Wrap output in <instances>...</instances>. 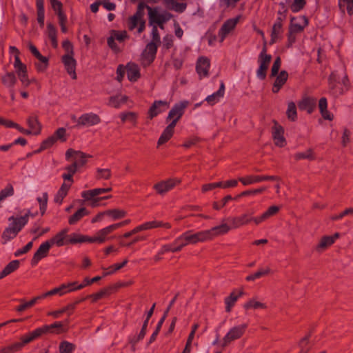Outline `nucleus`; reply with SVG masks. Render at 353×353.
I'll return each instance as SVG.
<instances>
[{
	"label": "nucleus",
	"mask_w": 353,
	"mask_h": 353,
	"mask_svg": "<svg viewBox=\"0 0 353 353\" xmlns=\"http://www.w3.org/2000/svg\"><path fill=\"white\" fill-rule=\"evenodd\" d=\"M279 211V208L276 205L270 206L265 212L261 215L254 217L252 216L253 212L245 213L239 216H232L228 218V221L231 224V228L236 229L243 225L250 223L252 221L255 225H258L262 222L270 219L271 216L275 215Z\"/></svg>",
	"instance_id": "1"
},
{
	"label": "nucleus",
	"mask_w": 353,
	"mask_h": 353,
	"mask_svg": "<svg viewBox=\"0 0 353 353\" xmlns=\"http://www.w3.org/2000/svg\"><path fill=\"white\" fill-rule=\"evenodd\" d=\"M30 216L34 215L30 213V210H28L24 216L19 217L12 216L8 219V221L11 223L9 226L5 229L2 234L1 237L3 240V243H6L7 241L13 239L17 236L18 233L27 224Z\"/></svg>",
	"instance_id": "2"
},
{
	"label": "nucleus",
	"mask_w": 353,
	"mask_h": 353,
	"mask_svg": "<svg viewBox=\"0 0 353 353\" xmlns=\"http://www.w3.org/2000/svg\"><path fill=\"white\" fill-rule=\"evenodd\" d=\"M67 329L64 327L62 322L57 321L51 325H46L37 328L32 332H29L32 341L46 334H61L65 332Z\"/></svg>",
	"instance_id": "3"
},
{
	"label": "nucleus",
	"mask_w": 353,
	"mask_h": 353,
	"mask_svg": "<svg viewBox=\"0 0 353 353\" xmlns=\"http://www.w3.org/2000/svg\"><path fill=\"white\" fill-rule=\"evenodd\" d=\"M271 60L272 56L267 54L266 43L265 42L258 59L259 67L256 71V74L260 79L263 80L265 79L267 70L268 69Z\"/></svg>",
	"instance_id": "4"
},
{
	"label": "nucleus",
	"mask_w": 353,
	"mask_h": 353,
	"mask_svg": "<svg viewBox=\"0 0 353 353\" xmlns=\"http://www.w3.org/2000/svg\"><path fill=\"white\" fill-rule=\"evenodd\" d=\"M91 157V155L72 148L68 149L65 152V159L68 161H72V163L78 168L85 165L87 163V159Z\"/></svg>",
	"instance_id": "5"
},
{
	"label": "nucleus",
	"mask_w": 353,
	"mask_h": 353,
	"mask_svg": "<svg viewBox=\"0 0 353 353\" xmlns=\"http://www.w3.org/2000/svg\"><path fill=\"white\" fill-rule=\"evenodd\" d=\"M145 8L148 10L149 23L150 24L156 23L161 28H163V23L169 21L172 17L170 13L167 12L160 14L158 12L157 8H152L148 5H146Z\"/></svg>",
	"instance_id": "6"
},
{
	"label": "nucleus",
	"mask_w": 353,
	"mask_h": 353,
	"mask_svg": "<svg viewBox=\"0 0 353 353\" xmlns=\"http://www.w3.org/2000/svg\"><path fill=\"white\" fill-rule=\"evenodd\" d=\"M248 327L247 324H241L230 329L223 339L222 347L228 346L232 341L240 339L245 332Z\"/></svg>",
	"instance_id": "7"
},
{
	"label": "nucleus",
	"mask_w": 353,
	"mask_h": 353,
	"mask_svg": "<svg viewBox=\"0 0 353 353\" xmlns=\"http://www.w3.org/2000/svg\"><path fill=\"white\" fill-rule=\"evenodd\" d=\"M188 105V102L185 101L176 103L169 112L166 121L172 120L170 123L176 125L179 120L183 116Z\"/></svg>",
	"instance_id": "8"
},
{
	"label": "nucleus",
	"mask_w": 353,
	"mask_h": 353,
	"mask_svg": "<svg viewBox=\"0 0 353 353\" xmlns=\"http://www.w3.org/2000/svg\"><path fill=\"white\" fill-rule=\"evenodd\" d=\"M281 178L278 176H269V175H248L244 177L239 178V181L244 185H249L255 183H259L264 181H279Z\"/></svg>",
	"instance_id": "9"
},
{
	"label": "nucleus",
	"mask_w": 353,
	"mask_h": 353,
	"mask_svg": "<svg viewBox=\"0 0 353 353\" xmlns=\"http://www.w3.org/2000/svg\"><path fill=\"white\" fill-rule=\"evenodd\" d=\"M32 338L29 333L21 337L20 342H16L0 349V353H14L19 351L24 345L31 343Z\"/></svg>",
	"instance_id": "10"
},
{
	"label": "nucleus",
	"mask_w": 353,
	"mask_h": 353,
	"mask_svg": "<svg viewBox=\"0 0 353 353\" xmlns=\"http://www.w3.org/2000/svg\"><path fill=\"white\" fill-rule=\"evenodd\" d=\"M274 125L272 128V134L274 144L280 148H283L286 145V140L284 137V128L274 120Z\"/></svg>",
	"instance_id": "11"
},
{
	"label": "nucleus",
	"mask_w": 353,
	"mask_h": 353,
	"mask_svg": "<svg viewBox=\"0 0 353 353\" xmlns=\"http://www.w3.org/2000/svg\"><path fill=\"white\" fill-rule=\"evenodd\" d=\"M101 121V117L98 114L93 112L85 113L79 117L77 125L90 127L98 125Z\"/></svg>",
	"instance_id": "12"
},
{
	"label": "nucleus",
	"mask_w": 353,
	"mask_h": 353,
	"mask_svg": "<svg viewBox=\"0 0 353 353\" xmlns=\"http://www.w3.org/2000/svg\"><path fill=\"white\" fill-rule=\"evenodd\" d=\"M145 6L146 4L143 1L139 3L135 14L128 19V26L130 30H133L143 19Z\"/></svg>",
	"instance_id": "13"
},
{
	"label": "nucleus",
	"mask_w": 353,
	"mask_h": 353,
	"mask_svg": "<svg viewBox=\"0 0 353 353\" xmlns=\"http://www.w3.org/2000/svg\"><path fill=\"white\" fill-rule=\"evenodd\" d=\"M240 17L229 19L226 20L220 30H219V37H220V42L222 43L225 39L226 36L234 29L237 23L239 22Z\"/></svg>",
	"instance_id": "14"
},
{
	"label": "nucleus",
	"mask_w": 353,
	"mask_h": 353,
	"mask_svg": "<svg viewBox=\"0 0 353 353\" xmlns=\"http://www.w3.org/2000/svg\"><path fill=\"white\" fill-rule=\"evenodd\" d=\"M307 25L308 19L305 16L292 17L289 30L291 32H301Z\"/></svg>",
	"instance_id": "15"
},
{
	"label": "nucleus",
	"mask_w": 353,
	"mask_h": 353,
	"mask_svg": "<svg viewBox=\"0 0 353 353\" xmlns=\"http://www.w3.org/2000/svg\"><path fill=\"white\" fill-rule=\"evenodd\" d=\"M169 108V103L166 101H155L148 110V119L150 120L158 114L165 112Z\"/></svg>",
	"instance_id": "16"
},
{
	"label": "nucleus",
	"mask_w": 353,
	"mask_h": 353,
	"mask_svg": "<svg viewBox=\"0 0 353 353\" xmlns=\"http://www.w3.org/2000/svg\"><path fill=\"white\" fill-rule=\"evenodd\" d=\"M231 229V227L226 223H222L220 225L212 228L210 230H204L206 236L207 241H210L216 236L225 234L228 233Z\"/></svg>",
	"instance_id": "17"
},
{
	"label": "nucleus",
	"mask_w": 353,
	"mask_h": 353,
	"mask_svg": "<svg viewBox=\"0 0 353 353\" xmlns=\"http://www.w3.org/2000/svg\"><path fill=\"white\" fill-rule=\"evenodd\" d=\"M50 248L51 246L50 242L46 241L43 243L34 254V256L31 260V265L34 266L39 262V261L46 257L49 253Z\"/></svg>",
	"instance_id": "18"
},
{
	"label": "nucleus",
	"mask_w": 353,
	"mask_h": 353,
	"mask_svg": "<svg viewBox=\"0 0 353 353\" xmlns=\"http://www.w3.org/2000/svg\"><path fill=\"white\" fill-rule=\"evenodd\" d=\"M340 234L336 232L332 236H323L316 245L315 250L318 252H322L327 248L334 243L335 241L339 237Z\"/></svg>",
	"instance_id": "19"
},
{
	"label": "nucleus",
	"mask_w": 353,
	"mask_h": 353,
	"mask_svg": "<svg viewBox=\"0 0 353 353\" xmlns=\"http://www.w3.org/2000/svg\"><path fill=\"white\" fill-rule=\"evenodd\" d=\"M114 231V230L112 225L105 227L99 230L94 236L90 237L89 243H103L108 240L107 236Z\"/></svg>",
	"instance_id": "20"
},
{
	"label": "nucleus",
	"mask_w": 353,
	"mask_h": 353,
	"mask_svg": "<svg viewBox=\"0 0 353 353\" xmlns=\"http://www.w3.org/2000/svg\"><path fill=\"white\" fill-rule=\"evenodd\" d=\"M284 19L285 16L283 17H279L274 22L271 32L270 44L276 43L281 38L283 33V21Z\"/></svg>",
	"instance_id": "21"
},
{
	"label": "nucleus",
	"mask_w": 353,
	"mask_h": 353,
	"mask_svg": "<svg viewBox=\"0 0 353 353\" xmlns=\"http://www.w3.org/2000/svg\"><path fill=\"white\" fill-rule=\"evenodd\" d=\"M62 61L68 73L72 77L73 79H77L76 70V61L71 54H65L62 57Z\"/></svg>",
	"instance_id": "22"
},
{
	"label": "nucleus",
	"mask_w": 353,
	"mask_h": 353,
	"mask_svg": "<svg viewBox=\"0 0 353 353\" xmlns=\"http://www.w3.org/2000/svg\"><path fill=\"white\" fill-rule=\"evenodd\" d=\"M184 233L189 244H196L199 242L208 241L204 230L196 233H193L192 230H188Z\"/></svg>",
	"instance_id": "23"
},
{
	"label": "nucleus",
	"mask_w": 353,
	"mask_h": 353,
	"mask_svg": "<svg viewBox=\"0 0 353 353\" xmlns=\"http://www.w3.org/2000/svg\"><path fill=\"white\" fill-rule=\"evenodd\" d=\"M210 63L206 57H200L196 65V70L200 77H205L208 75Z\"/></svg>",
	"instance_id": "24"
},
{
	"label": "nucleus",
	"mask_w": 353,
	"mask_h": 353,
	"mask_svg": "<svg viewBox=\"0 0 353 353\" xmlns=\"http://www.w3.org/2000/svg\"><path fill=\"white\" fill-rule=\"evenodd\" d=\"M177 183L178 181L174 179L161 181L154 185V189L156 190L158 194H163L172 189Z\"/></svg>",
	"instance_id": "25"
},
{
	"label": "nucleus",
	"mask_w": 353,
	"mask_h": 353,
	"mask_svg": "<svg viewBox=\"0 0 353 353\" xmlns=\"http://www.w3.org/2000/svg\"><path fill=\"white\" fill-rule=\"evenodd\" d=\"M275 77L272 91L274 93H277L286 83L288 79V73L285 70H281Z\"/></svg>",
	"instance_id": "26"
},
{
	"label": "nucleus",
	"mask_w": 353,
	"mask_h": 353,
	"mask_svg": "<svg viewBox=\"0 0 353 353\" xmlns=\"http://www.w3.org/2000/svg\"><path fill=\"white\" fill-rule=\"evenodd\" d=\"M157 52V43L154 42H150L147 44L146 48L142 54L143 58L147 61L148 64H150L154 61Z\"/></svg>",
	"instance_id": "27"
},
{
	"label": "nucleus",
	"mask_w": 353,
	"mask_h": 353,
	"mask_svg": "<svg viewBox=\"0 0 353 353\" xmlns=\"http://www.w3.org/2000/svg\"><path fill=\"white\" fill-rule=\"evenodd\" d=\"M125 70L129 81L135 82L140 78V70L137 64L128 63L125 66Z\"/></svg>",
	"instance_id": "28"
},
{
	"label": "nucleus",
	"mask_w": 353,
	"mask_h": 353,
	"mask_svg": "<svg viewBox=\"0 0 353 353\" xmlns=\"http://www.w3.org/2000/svg\"><path fill=\"white\" fill-rule=\"evenodd\" d=\"M316 99L312 97L303 98L298 104L299 108L301 110H306L311 114L316 108Z\"/></svg>",
	"instance_id": "29"
},
{
	"label": "nucleus",
	"mask_w": 353,
	"mask_h": 353,
	"mask_svg": "<svg viewBox=\"0 0 353 353\" xmlns=\"http://www.w3.org/2000/svg\"><path fill=\"white\" fill-rule=\"evenodd\" d=\"M110 191H112L111 188H95V189H92V190H90L83 191L81 193V196L85 200H90V199H93L94 198H99L98 197L99 195L103 194V193L109 192Z\"/></svg>",
	"instance_id": "30"
},
{
	"label": "nucleus",
	"mask_w": 353,
	"mask_h": 353,
	"mask_svg": "<svg viewBox=\"0 0 353 353\" xmlns=\"http://www.w3.org/2000/svg\"><path fill=\"white\" fill-rule=\"evenodd\" d=\"M27 124L30 130L32 131V134L37 135L39 134L41 130V125L39 121L38 117L32 114L27 119Z\"/></svg>",
	"instance_id": "31"
},
{
	"label": "nucleus",
	"mask_w": 353,
	"mask_h": 353,
	"mask_svg": "<svg viewBox=\"0 0 353 353\" xmlns=\"http://www.w3.org/2000/svg\"><path fill=\"white\" fill-rule=\"evenodd\" d=\"M176 125L170 123L163 130L161 135L160 136L157 145L158 146L161 145L168 142L173 136L174 132V128Z\"/></svg>",
	"instance_id": "32"
},
{
	"label": "nucleus",
	"mask_w": 353,
	"mask_h": 353,
	"mask_svg": "<svg viewBox=\"0 0 353 353\" xmlns=\"http://www.w3.org/2000/svg\"><path fill=\"white\" fill-rule=\"evenodd\" d=\"M176 125L170 123L163 130L161 135L160 136L157 145L158 146L161 145L168 142L173 136L174 132V128Z\"/></svg>",
	"instance_id": "33"
},
{
	"label": "nucleus",
	"mask_w": 353,
	"mask_h": 353,
	"mask_svg": "<svg viewBox=\"0 0 353 353\" xmlns=\"http://www.w3.org/2000/svg\"><path fill=\"white\" fill-rule=\"evenodd\" d=\"M225 93V84L222 81L220 84L219 89L217 92L209 95L206 97L205 101L210 105H214L217 103L221 98L224 96Z\"/></svg>",
	"instance_id": "34"
},
{
	"label": "nucleus",
	"mask_w": 353,
	"mask_h": 353,
	"mask_svg": "<svg viewBox=\"0 0 353 353\" xmlns=\"http://www.w3.org/2000/svg\"><path fill=\"white\" fill-rule=\"evenodd\" d=\"M244 294L243 290H241L239 294H236L234 292H231L230 296L225 299V311L230 312L232 307L234 305L238 299Z\"/></svg>",
	"instance_id": "35"
},
{
	"label": "nucleus",
	"mask_w": 353,
	"mask_h": 353,
	"mask_svg": "<svg viewBox=\"0 0 353 353\" xmlns=\"http://www.w3.org/2000/svg\"><path fill=\"white\" fill-rule=\"evenodd\" d=\"M17 78L13 72H6L1 77L2 83L7 88L12 89L17 83Z\"/></svg>",
	"instance_id": "36"
},
{
	"label": "nucleus",
	"mask_w": 353,
	"mask_h": 353,
	"mask_svg": "<svg viewBox=\"0 0 353 353\" xmlns=\"http://www.w3.org/2000/svg\"><path fill=\"white\" fill-rule=\"evenodd\" d=\"M19 267V261L14 260L10 261L0 272V279L6 277V276L10 274L15 270H17Z\"/></svg>",
	"instance_id": "37"
},
{
	"label": "nucleus",
	"mask_w": 353,
	"mask_h": 353,
	"mask_svg": "<svg viewBox=\"0 0 353 353\" xmlns=\"http://www.w3.org/2000/svg\"><path fill=\"white\" fill-rule=\"evenodd\" d=\"M327 102L326 98H321L319 101V108L320 110L321 114L324 119L332 121L333 119V115L330 113V112L327 110Z\"/></svg>",
	"instance_id": "38"
},
{
	"label": "nucleus",
	"mask_w": 353,
	"mask_h": 353,
	"mask_svg": "<svg viewBox=\"0 0 353 353\" xmlns=\"http://www.w3.org/2000/svg\"><path fill=\"white\" fill-rule=\"evenodd\" d=\"M294 158L296 161H299L301 159L314 161L316 159V155L313 149L308 148L304 152H300L294 154Z\"/></svg>",
	"instance_id": "39"
},
{
	"label": "nucleus",
	"mask_w": 353,
	"mask_h": 353,
	"mask_svg": "<svg viewBox=\"0 0 353 353\" xmlns=\"http://www.w3.org/2000/svg\"><path fill=\"white\" fill-rule=\"evenodd\" d=\"M70 187L71 184L64 182L54 196V202L61 204L64 197L67 195Z\"/></svg>",
	"instance_id": "40"
},
{
	"label": "nucleus",
	"mask_w": 353,
	"mask_h": 353,
	"mask_svg": "<svg viewBox=\"0 0 353 353\" xmlns=\"http://www.w3.org/2000/svg\"><path fill=\"white\" fill-rule=\"evenodd\" d=\"M47 32L49 39L51 41L52 46L57 48L58 46V41L57 39V29L53 24L49 23L47 24Z\"/></svg>",
	"instance_id": "41"
},
{
	"label": "nucleus",
	"mask_w": 353,
	"mask_h": 353,
	"mask_svg": "<svg viewBox=\"0 0 353 353\" xmlns=\"http://www.w3.org/2000/svg\"><path fill=\"white\" fill-rule=\"evenodd\" d=\"M88 214L89 212L85 208H81L69 218L68 223L70 225H74Z\"/></svg>",
	"instance_id": "42"
},
{
	"label": "nucleus",
	"mask_w": 353,
	"mask_h": 353,
	"mask_svg": "<svg viewBox=\"0 0 353 353\" xmlns=\"http://www.w3.org/2000/svg\"><path fill=\"white\" fill-rule=\"evenodd\" d=\"M127 100L128 97L125 95L112 96L109 99L108 105L113 108H119L120 105L125 103Z\"/></svg>",
	"instance_id": "43"
},
{
	"label": "nucleus",
	"mask_w": 353,
	"mask_h": 353,
	"mask_svg": "<svg viewBox=\"0 0 353 353\" xmlns=\"http://www.w3.org/2000/svg\"><path fill=\"white\" fill-rule=\"evenodd\" d=\"M67 233V230H63L58 234H57L53 238L47 241L50 243V246L54 244H56L57 246H62L63 245V240L65 239V234Z\"/></svg>",
	"instance_id": "44"
},
{
	"label": "nucleus",
	"mask_w": 353,
	"mask_h": 353,
	"mask_svg": "<svg viewBox=\"0 0 353 353\" xmlns=\"http://www.w3.org/2000/svg\"><path fill=\"white\" fill-rule=\"evenodd\" d=\"M310 335H307L300 340L299 343L300 351L299 353H309L312 347L310 343Z\"/></svg>",
	"instance_id": "45"
},
{
	"label": "nucleus",
	"mask_w": 353,
	"mask_h": 353,
	"mask_svg": "<svg viewBox=\"0 0 353 353\" xmlns=\"http://www.w3.org/2000/svg\"><path fill=\"white\" fill-rule=\"evenodd\" d=\"M75 348L76 345L74 343L67 341H61L59 346V350L60 353H72Z\"/></svg>",
	"instance_id": "46"
},
{
	"label": "nucleus",
	"mask_w": 353,
	"mask_h": 353,
	"mask_svg": "<svg viewBox=\"0 0 353 353\" xmlns=\"http://www.w3.org/2000/svg\"><path fill=\"white\" fill-rule=\"evenodd\" d=\"M106 216H110L113 220H118L125 216L126 212L123 210L112 209L105 211Z\"/></svg>",
	"instance_id": "47"
},
{
	"label": "nucleus",
	"mask_w": 353,
	"mask_h": 353,
	"mask_svg": "<svg viewBox=\"0 0 353 353\" xmlns=\"http://www.w3.org/2000/svg\"><path fill=\"white\" fill-rule=\"evenodd\" d=\"M120 118L123 123L128 121L135 125L137 123V114L134 112H123L120 114Z\"/></svg>",
	"instance_id": "48"
},
{
	"label": "nucleus",
	"mask_w": 353,
	"mask_h": 353,
	"mask_svg": "<svg viewBox=\"0 0 353 353\" xmlns=\"http://www.w3.org/2000/svg\"><path fill=\"white\" fill-rule=\"evenodd\" d=\"M69 287L68 285H61L58 288H55L46 293H43V296L45 298L46 297H48V296H53V295H55V294H59L60 296L61 295H63L64 294L66 293V291L65 290L67 289V288Z\"/></svg>",
	"instance_id": "49"
},
{
	"label": "nucleus",
	"mask_w": 353,
	"mask_h": 353,
	"mask_svg": "<svg viewBox=\"0 0 353 353\" xmlns=\"http://www.w3.org/2000/svg\"><path fill=\"white\" fill-rule=\"evenodd\" d=\"M41 63H36L35 66L39 72H43L48 65V59L43 56L41 53L35 57Z\"/></svg>",
	"instance_id": "50"
},
{
	"label": "nucleus",
	"mask_w": 353,
	"mask_h": 353,
	"mask_svg": "<svg viewBox=\"0 0 353 353\" xmlns=\"http://www.w3.org/2000/svg\"><path fill=\"white\" fill-rule=\"evenodd\" d=\"M163 1L166 4H172V9L180 13L183 12L187 7V4L185 3H179L173 0H163Z\"/></svg>",
	"instance_id": "51"
},
{
	"label": "nucleus",
	"mask_w": 353,
	"mask_h": 353,
	"mask_svg": "<svg viewBox=\"0 0 353 353\" xmlns=\"http://www.w3.org/2000/svg\"><path fill=\"white\" fill-rule=\"evenodd\" d=\"M56 141L57 140L55 137L53 135L49 137L41 143L40 148L37 150L34 151V152H40L44 150L50 148L56 143Z\"/></svg>",
	"instance_id": "52"
},
{
	"label": "nucleus",
	"mask_w": 353,
	"mask_h": 353,
	"mask_svg": "<svg viewBox=\"0 0 353 353\" xmlns=\"http://www.w3.org/2000/svg\"><path fill=\"white\" fill-rule=\"evenodd\" d=\"M243 307L245 310H249L251 308L255 310L259 308L265 309L267 307L265 303H261L254 299H251L248 301L246 303L244 304Z\"/></svg>",
	"instance_id": "53"
},
{
	"label": "nucleus",
	"mask_w": 353,
	"mask_h": 353,
	"mask_svg": "<svg viewBox=\"0 0 353 353\" xmlns=\"http://www.w3.org/2000/svg\"><path fill=\"white\" fill-rule=\"evenodd\" d=\"M110 288H103L101 289L97 293L90 294L87 296L88 298H91L92 299V302H96L98 300L108 296L110 294Z\"/></svg>",
	"instance_id": "54"
},
{
	"label": "nucleus",
	"mask_w": 353,
	"mask_h": 353,
	"mask_svg": "<svg viewBox=\"0 0 353 353\" xmlns=\"http://www.w3.org/2000/svg\"><path fill=\"white\" fill-rule=\"evenodd\" d=\"M337 80V74L336 72H332L331 74L329 77V86L330 89L332 91L333 94H342L344 91L343 90H340L339 92L336 91H334L335 86H336V81Z\"/></svg>",
	"instance_id": "55"
},
{
	"label": "nucleus",
	"mask_w": 353,
	"mask_h": 353,
	"mask_svg": "<svg viewBox=\"0 0 353 353\" xmlns=\"http://www.w3.org/2000/svg\"><path fill=\"white\" fill-rule=\"evenodd\" d=\"M148 229L151 230L154 228H157L160 227H163L167 229H170L171 228V225L169 223H164L160 221H152L146 222Z\"/></svg>",
	"instance_id": "56"
},
{
	"label": "nucleus",
	"mask_w": 353,
	"mask_h": 353,
	"mask_svg": "<svg viewBox=\"0 0 353 353\" xmlns=\"http://www.w3.org/2000/svg\"><path fill=\"white\" fill-rule=\"evenodd\" d=\"M111 176H112L111 170L108 168H106V169L97 168V170L96 178L97 179L108 180L110 179Z\"/></svg>",
	"instance_id": "57"
},
{
	"label": "nucleus",
	"mask_w": 353,
	"mask_h": 353,
	"mask_svg": "<svg viewBox=\"0 0 353 353\" xmlns=\"http://www.w3.org/2000/svg\"><path fill=\"white\" fill-rule=\"evenodd\" d=\"M14 188L11 184H8L5 188L0 191V201L14 194Z\"/></svg>",
	"instance_id": "58"
},
{
	"label": "nucleus",
	"mask_w": 353,
	"mask_h": 353,
	"mask_svg": "<svg viewBox=\"0 0 353 353\" xmlns=\"http://www.w3.org/2000/svg\"><path fill=\"white\" fill-rule=\"evenodd\" d=\"M286 114L290 120L294 121L296 119V108L294 102L288 103Z\"/></svg>",
	"instance_id": "59"
},
{
	"label": "nucleus",
	"mask_w": 353,
	"mask_h": 353,
	"mask_svg": "<svg viewBox=\"0 0 353 353\" xmlns=\"http://www.w3.org/2000/svg\"><path fill=\"white\" fill-rule=\"evenodd\" d=\"M48 193L44 192L41 197H38L37 201L39 203L40 212L41 215L45 214L48 203Z\"/></svg>",
	"instance_id": "60"
},
{
	"label": "nucleus",
	"mask_w": 353,
	"mask_h": 353,
	"mask_svg": "<svg viewBox=\"0 0 353 353\" xmlns=\"http://www.w3.org/2000/svg\"><path fill=\"white\" fill-rule=\"evenodd\" d=\"M186 239L185 233H183L174 241V244L176 245L177 248H179V251H181L185 246L189 245Z\"/></svg>",
	"instance_id": "61"
},
{
	"label": "nucleus",
	"mask_w": 353,
	"mask_h": 353,
	"mask_svg": "<svg viewBox=\"0 0 353 353\" xmlns=\"http://www.w3.org/2000/svg\"><path fill=\"white\" fill-rule=\"evenodd\" d=\"M111 36L114 37L115 40L121 43L125 39L128 38V35L126 31H118V30H112L111 33Z\"/></svg>",
	"instance_id": "62"
},
{
	"label": "nucleus",
	"mask_w": 353,
	"mask_h": 353,
	"mask_svg": "<svg viewBox=\"0 0 353 353\" xmlns=\"http://www.w3.org/2000/svg\"><path fill=\"white\" fill-rule=\"evenodd\" d=\"M339 4L343 12H344L343 8L345 6V4H346L347 13L350 15L353 14V0H339Z\"/></svg>",
	"instance_id": "63"
},
{
	"label": "nucleus",
	"mask_w": 353,
	"mask_h": 353,
	"mask_svg": "<svg viewBox=\"0 0 353 353\" xmlns=\"http://www.w3.org/2000/svg\"><path fill=\"white\" fill-rule=\"evenodd\" d=\"M305 5V0H294L292 5L290 6V9L293 12H297L302 10Z\"/></svg>",
	"instance_id": "64"
}]
</instances>
